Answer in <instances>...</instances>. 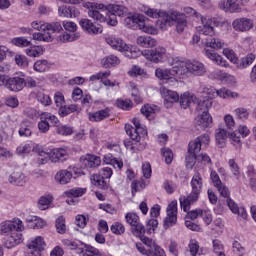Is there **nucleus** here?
Listing matches in <instances>:
<instances>
[{
  "mask_svg": "<svg viewBox=\"0 0 256 256\" xmlns=\"http://www.w3.org/2000/svg\"><path fill=\"white\" fill-rule=\"evenodd\" d=\"M32 39L34 41H44V43L53 41V38L49 32H35L32 34Z\"/></svg>",
  "mask_w": 256,
  "mask_h": 256,
  "instance_id": "obj_50",
  "label": "nucleus"
},
{
  "mask_svg": "<svg viewBox=\"0 0 256 256\" xmlns=\"http://www.w3.org/2000/svg\"><path fill=\"white\" fill-rule=\"evenodd\" d=\"M11 43L16 47H31V41L27 40L25 37L13 38Z\"/></svg>",
  "mask_w": 256,
  "mask_h": 256,
  "instance_id": "obj_61",
  "label": "nucleus"
},
{
  "mask_svg": "<svg viewBox=\"0 0 256 256\" xmlns=\"http://www.w3.org/2000/svg\"><path fill=\"white\" fill-rule=\"evenodd\" d=\"M111 117V108L107 107L103 110H98L96 112H90L88 114L89 121L99 123V121H105Z\"/></svg>",
  "mask_w": 256,
  "mask_h": 256,
  "instance_id": "obj_29",
  "label": "nucleus"
},
{
  "mask_svg": "<svg viewBox=\"0 0 256 256\" xmlns=\"http://www.w3.org/2000/svg\"><path fill=\"white\" fill-rule=\"evenodd\" d=\"M36 99L39 103H41V105H44L45 107L51 105L52 103L51 97L49 96V94H46L43 91H38L36 93Z\"/></svg>",
  "mask_w": 256,
  "mask_h": 256,
  "instance_id": "obj_54",
  "label": "nucleus"
},
{
  "mask_svg": "<svg viewBox=\"0 0 256 256\" xmlns=\"http://www.w3.org/2000/svg\"><path fill=\"white\" fill-rule=\"evenodd\" d=\"M139 11L141 13H144L147 17H150L151 19H159L157 21L158 27L161 29V25L163 23L167 22V17H169V13L163 12L160 9L151 8L147 5H140Z\"/></svg>",
  "mask_w": 256,
  "mask_h": 256,
  "instance_id": "obj_13",
  "label": "nucleus"
},
{
  "mask_svg": "<svg viewBox=\"0 0 256 256\" xmlns=\"http://www.w3.org/2000/svg\"><path fill=\"white\" fill-rule=\"evenodd\" d=\"M158 111L159 108L151 104H145L141 108L142 115H145L146 119H148L149 121H151V119H155V114L158 113Z\"/></svg>",
  "mask_w": 256,
  "mask_h": 256,
  "instance_id": "obj_41",
  "label": "nucleus"
},
{
  "mask_svg": "<svg viewBox=\"0 0 256 256\" xmlns=\"http://www.w3.org/2000/svg\"><path fill=\"white\" fill-rule=\"evenodd\" d=\"M176 23V31L178 33H183L185 31V27H187V18L185 14H181L179 12H172L166 16V23L160 24V29L162 31H167L168 27L171 25H175Z\"/></svg>",
  "mask_w": 256,
  "mask_h": 256,
  "instance_id": "obj_10",
  "label": "nucleus"
},
{
  "mask_svg": "<svg viewBox=\"0 0 256 256\" xmlns=\"http://www.w3.org/2000/svg\"><path fill=\"white\" fill-rule=\"evenodd\" d=\"M71 179H73V173L69 170H60L55 175V181L60 185H67V183L71 182Z\"/></svg>",
  "mask_w": 256,
  "mask_h": 256,
  "instance_id": "obj_36",
  "label": "nucleus"
},
{
  "mask_svg": "<svg viewBox=\"0 0 256 256\" xmlns=\"http://www.w3.org/2000/svg\"><path fill=\"white\" fill-rule=\"evenodd\" d=\"M136 43L139 47H144L145 49H151L157 46V40L153 39L151 36H139Z\"/></svg>",
  "mask_w": 256,
  "mask_h": 256,
  "instance_id": "obj_37",
  "label": "nucleus"
},
{
  "mask_svg": "<svg viewBox=\"0 0 256 256\" xmlns=\"http://www.w3.org/2000/svg\"><path fill=\"white\" fill-rule=\"evenodd\" d=\"M212 107L211 100L198 101V111H202L200 115L196 117V127H199L202 131H207L213 127V116L209 113V109Z\"/></svg>",
  "mask_w": 256,
  "mask_h": 256,
  "instance_id": "obj_5",
  "label": "nucleus"
},
{
  "mask_svg": "<svg viewBox=\"0 0 256 256\" xmlns=\"http://www.w3.org/2000/svg\"><path fill=\"white\" fill-rule=\"evenodd\" d=\"M25 53L28 55V57H40V55L45 53V48H43V46H32L27 48Z\"/></svg>",
  "mask_w": 256,
  "mask_h": 256,
  "instance_id": "obj_49",
  "label": "nucleus"
},
{
  "mask_svg": "<svg viewBox=\"0 0 256 256\" xmlns=\"http://www.w3.org/2000/svg\"><path fill=\"white\" fill-rule=\"evenodd\" d=\"M124 25L128 27V29H140V31L148 33V35H157V33H159L155 26L149 24V18L145 17L143 14L127 16L124 19Z\"/></svg>",
  "mask_w": 256,
  "mask_h": 256,
  "instance_id": "obj_4",
  "label": "nucleus"
},
{
  "mask_svg": "<svg viewBox=\"0 0 256 256\" xmlns=\"http://www.w3.org/2000/svg\"><path fill=\"white\" fill-rule=\"evenodd\" d=\"M228 165L233 177L239 181L241 179V167H239V164H237L235 159H229Z\"/></svg>",
  "mask_w": 256,
  "mask_h": 256,
  "instance_id": "obj_47",
  "label": "nucleus"
},
{
  "mask_svg": "<svg viewBox=\"0 0 256 256\" xmlns=\"http://www.w3.org/2000/svg\"><path fill=\"white\" fill-rule=\"evenodd\" d=\"M56 231L60 235H65V233H67V225H65V218L62 216H60L56 220Z\"/></svg>",
  "mask_w": 256,
  "mask_h": 256,
  "instance_id": "obj_62",
  "label": "nucleus"
},
{
  "mask_svg": "<svg viewBox=\"0 0 256 256\" xmlns=\"http://www.w3.org/2000/svg\"><path fill=\"white\" fill-rule=\"evenodd\" d=\"M145 181L143 180H134L131 183V189H132V195H135V193H139V191H143L145 189Z\"/></svg>",
  "mask_w": 256,
  "mask_h": 256,
  "instance_id": "obj_63",
  "label": "nucleus"
},
{
  "mask_svg": "<svg viewBox=\"0 0 256 256\" xmlns=\"http://www.w3.org/2000/svg\"><path fill=\"white\" fill-rule=\"evenodd\" d=\"M38 146L39 144H35L33 142L20 144L17 147L16 152L18 153V155H29V153H32V151L35 152Z\"/></svg>",
  "mask_w": 256,
  "mask_h": 256,
  "instance_id": "obj_39",
  "label": "nucleus"
},
{
  "mask_svg": "<svg viewBox=\"0 0 256 256\" xmlns=\"http://www.w3.org/2000/svg\"><path fill=\"white\" fill-rule=\"evenodd\" d=\"M85 193H87V188H72L64 192L65 197H68L66 203H68V205H75V200H73V197H83Z\"/></svg>",
  "mask_w": 256,
  "mask_h": 256,
  "instance_id": "obj_33",
  "label": "nucleus"
},
{
  "mask_svg": "<svg viewBox=\"0 0 256 256\" xmlns=\"http://www.w3.org/2000/svg\"><path fill=\"white\" fill-rule=\"evenodd\" d=\"M201 23L203 24L202 35H208L206 47H210V49H223L225 42L219 38H213L215 27H219L221 22L217 18L201 17Z\"/></svg>",
  "mask_w": 256,
  "mask_h": 256,
  "instance_id": "obj_2",
  "label": "nucleus"
},
{
  "mask_svg": "<svg viewBox=\"0 0 256 256\" xmlns=\"http://www.w3.org/2000/svg\"><path fill=\"white\" fill-rule=\"evenodd\" d=\"M234 115L237 119H240V121H247L249 119V111L247 108H236Z\"/></svg>",
  "mask_w": 256,
  "mask_h": 256,
  "instance_id": "obj_60",
  "label": "nucleus"
},
{
  "mask_svg": "<svg viewBox=\"0 0 256 256\" xmlns=\"http://www.w3.org/2000/svg\"><path fill=\"white\" fill-rule=\"evenodd\" d=\"M229 136L227 130L223 128H219L216 130L215 139L217 145H221L223 147L225 145V141H227V137Z\"/></svg>",
  "mask_w": 256,
  "mask_h": 256,
  "instance_id": "obj_48",
  "label": "nucleus"
},
{
  "mask_svg": "<svg viewBox=\"0 0 256 256\" xmlns=\"http://www.w3.org/2000/svg\"><path fill=\"white\" fill-rule=\"evenodd\" d=\"M140 53L147 59V61H151V63H163V59H165L167 55V49L158 46L155 49L143 50Z\"/></svg>",
  "mask_w": 256,
  "mask_h": 256,
  "instance_id": "obj_15",
  "label": "nucleus"
},
{
  "mask_svg": "<svg viewBox=\"0 0 256 256\" xmlns=\"http://www.w3.org/2000/svg\"><path fill=\"white\" fill-rule=\"evenodd\" d=\"M80 256H102L101 251L99 249L91 246L85 245L79 253Z\"/></svg>",
  "mask_w": 256,
  "mask_h": 256,
  "instance_id": "obj_46",
  "label": "nucleus"
},
{
  "mask_svg": "<svg viewBox=\"0 0 256 256\" xmlns=\"http://www.w3.org/2000/svg\"><path fill=\"white\" fill-rule=\"evenodd\" d=\"M132 123L135 128L126 124L125 131L127 135H129L130 139H133L134 141H141V135H147V128L141 124V120H139V118H133Z\"/></svg>",
  "mask_w": 256,
  "mask_h": 256,
  "instance_id": "obj_12",
  "label": "nucleus"
},
{
  "mask_svg": "<svg viewBox=\"0 0 256 256\" xmlns=\"http://www.w3.org/2000/svg\"><path fill=\"white\" fill-rule=\"evenodd\" d=\"M32 29L35 31H52V33H59V31H63V26L59 22H45V21H33L31 23Z\"/></svg>",
  "mask_w": 256,
  "mask_h": 256,
  "instance_id": "obj_18",
  "label": "nucleus"
},
{
  "mask_svg": "<svg viewBox=\"0 0 256 256\" xmlns=\"http://www.w3.org/2000/svg\"><path fill=\"white\" fill-rule=\"evenodd\" d=\"M249 3V0H227L223 2L222 8L226 13H239L241 7H245Z\"/></svg>",
  "mask_w": 256,
  "mask_h": 256,
  "instance_id": "obj_23",
  "label": "nucleus"
},
{
  "mask_svg": "<svg viewBox=\"0 0 256 256\" xmlns=\"http://www.w3.org/2000/svg\"><path fill=\"white\" fill-rule=\"evenodd\" d=\"M160 94L162 95L164 99V104L167 108L171 107L173 103H177V101H179V94L165 87L160 88Z\"/></svg>",
  "mask_w": 256,
  "mask_h": 256,
  "instance_id": "obj_27",
  "label": "nucleus"
},
{
  "mask_svg": "<svg viewBox=\"0 0 256 256\" xmlns=\"http://www.w3.org/2000/svg\"><path fill=\"white\" fill-rule=\"evenodd\" d=\"M80 163L85 169H97L101 167V157L88 153L80 157Z\"/></svg>",
  "mask_w": 256,
  "mask_h": 256,
  "instance_id": "obj_22",
  "label": "nucleus"
},
{
  "mask_svg": "<svg viewBox=\"0 0 256 256\" xmlns=\"http://www.w3.org/2000/svg\"><path fill=\"white\" fill-rule=\"evenodd\" d=\"M8 181L11 183V185L23 187V185H25L29 179L27 176H25V174H23V172L16 170L9 175Z\"/></svg>",
  "mask_w": 256,
  "mask_h": 256,
  "instance_id": "obj_31",
  "label": "nucleus"
},
{
  "mask_svg": "<svg viewBox=\"0 0 256 256\" xmlns=\"http://www.w3.org/2000/svg\"><path fill=\"white\" fill-rule=\"evenodd\" d=\"M25 88V78L15 76V77H9L6 82V89L9 91H23Z\"/></svg>",
  "mask_w": 256,
  "mask_h": 256,
  "instance_id": "obj_25",
  "label": "nucleus"
},
{
  "mask_svg": "<svg viewBox=\"0 0 256 256\" xmlns=\"http://www.w3.org/2000/svg\"><path fill=\"white\" fill-rule=\"evenodd\" d=\"M141 241L144 243H137L136 249L141 253V255L146 256H167L165 254V250L163 248L159 247L157 243H155V240L145 236V233L142 234V236H137Z\"/></svg>",
  "mask_w": 256,
  "mask_h": 256,
  "instance_id": "obj_7",
  "label": "nucleus"
},
{
  "mask_svg": "<svg viewBox=\"0 0 256 256\" xmlns=\"http://www.w3.org/2000/svg\"><path fill=\"white\" fill-rule=\"evenodd\" d=\"M233 29L245 33L253 29V20L249 18H238L232 22Z\"/></svg>",
  "mask_w": 256,
  "mask_h": 256,
  "instance_id": "obj_24",
  "label": "nucleus"
},
{
  "mask_svg": "<svg viewBox=\"0 0 256 256\" xmlns=\"http://www.w3.org/2000/svg\"><path fill=\"white\" fill-rule=\"evenodd\" d=\"M119 63H121V60H119V58L115 55L106 56L101 60V65L105 69L116 67V65H119Z\"/></svg>",
  "mask_w": 256,
  "mask_h": 256,
  "instance_id": "obj_43",
  "label": "nucleus"
},
{
  "mask_svg": "<svg viewBox=\"0 0 256 256\" xmlns=\"http://www.w3.org/2000/svg\"><path fill=\"white\" fill-rule=\"evenodd\" d=\"M84 9H88V17L98 23L107 21V6L103 3L86 2L83 4Z\"/></svg>",
  "mask_w": 256,
  "mask_h": 256,
  "instance_id": "obj_9",
  "label": "nucleus"
},
{
  "mask_svg": "<svg viewBox=\"0 0 256 256\" xmlns=\"http://www.w3.org/2000/svg\"><path fill=\"white\" fill-rule=\"evenodd\" d=\"M201 189H203V178L199 173H195L193 180V201H197V195L201 193Z\"/></svg>",
  "mask_w": 256,
  "mask_h": 256,
  "instance_id": "obj_40",
  "label": "nucleus"
},
{
  "mask_svg": "<svg viewBox=\"0 0 256 256\" xmlns=\"http://www.w3.org/2000/svg\"><path fill=\"white\" fill-rule=\"evenodd\" d=\"M166 218L164 219V227L169 229V227H173V225L177 224V200H173L168 204L166 209Z\"/></svg>",
  "mask_w": 256,
  "mask_h": 256,
  "instance_id": "obj_20",
  "label": "nucleus"
},
{
  "mask_svg": "<svg viewBox=\"0 0 256 256\" xmlns=\"http://www.w3.org/2000/svg\"><path fill=\"white\" fill-rule=\"evenodd\" d=\"M205 55L210 59V61H213V63H216V65H219L220 67L229 66V62H227L223 56L217 54L215 50L205 49Z\"/></svg>",
  "mask_w": 256,
  "mask_h": 256,
  "instance_id": "obj_32",
  "label": "nucleus"
},
{
  "mask_svg": "<svg viewBox=\"0 0 256 256\" xmlns=\"http://www.w3.org/2000/svg\"><path fill=\"white\" fill-rule=\"evenodd\" d=\"M106 11L110 15H115V17H123V15H125V7L117 4L107 5Z\"/></svg>",
  "mask_w": 256,
  "mask_h": 256,
  "instance_id": "obj_44",
  "label": "nucleus"
},
{
  "mask_svg": "<svg viewBox=\"0 0 256 256\" xmlns=\"http://www.w3.org/2000/svg\"><path fill=\"white\" fill-rule=\"evenodd\" d=\"M107 45L113 48L115 51L125 53L129 59H137L139 57V50L135 47H129L126 42L120 37L115 35H109L105 37Z\"/></svg>",
  "mask_w": 256,
  "mask_h": 256,
  "instance_id": "obj_6",
  "label": "nucleus"
},
{
  "mask_svg": "<svg viewBox=\"0 0 256 256\" xmlns=\"http://www.w3.org/2000/svg\"><path fill=\"white\" fill-rule=\"evenodd\" d=\"M14 231H25V226L21 219L13 218L12 220H6L0 223V235L13 233Z\"/></svg>",
  "mask_w": 256,
  "mask_h": 256,
  "instance_id": "obj_16",
  "label": "nucleus"
},
{
  "mask_svg": "<svg viewBox=\"0 0 256 256\" xmlns=\"http://www.w3.org/2000/svg\"><path fill=\"white\" fill-rule=\"evenodd\" d=\"M207 73V68L205 64L199 61H193V75L194 77H203Z\"/></svg>",
  "mask_w": 256,
  "mask_h": 256,
  "instance_id": "obj_45",
  "label": "nucleus"
},
{
  "mask_svg": "<svg viewBox=\"0 0 256 256\" xmlns=\"http://www.w3.org/2000/svg\"><path fill=\"white\" fill-rule=\"evenodd\" d=\"M50 153L52 163H59V161H67V159L69 158V148L67 147L50 149Z\"/></svg>",
  "mask_w": 256,
  "mask_h": 256,
  "instance_id": "obj_26",
  "label": "nucleus"
},
{
  "mask_svg": "<svg viewBox=\"0 0 256 256\" xmlns=\"http://www.w3.org/2000/svg\"><path fill=\"white\" fill-rule=\"evenodd\" d=\"M125 220L129 225H131L133 235L136 237H142L143 233H145V226L141 224L139 215L129 212L126 214Z\"/></svg>",
  "mask_w": 256,
  "mask_h": 256,
  "instance_id": "obj_17",
  "label": "nucleus"
},
{
  "mask_svg": "<svg viewBox=\"0 0 256 256\" xmlns=\"http://www.w3.org/2000/svg\"><path fill=\"white\" fill-rule=\"evenodd\" d=\"M223 55H224V57H227V59L230 61V63H233V65H235V67L237 66L239 57L237 56V53H235V51L233 49L224 48Z\"/></svg>",
  "mask_w": 256,
  "mask_h": 256,
  "instance_id": "obj_51",
  "label": "nucleus"
},
{
  "mask_svg": "<svg viewBox=\"0 0 256 256\" xmlns=\"http://www.w3.org/2000/svg\"><path fill=\"white\" fill-rule=\"evenodd\" d=\"M81 29L85 31L88 35H99L103 33V26L99 24H94L89 18H82L79 21Z\"/></svg>",
  "mask_w": 256,
  "mask_h": 256,
  "instance_id": "obj_21",
  "label": "nucleus"
},
{
  "mask_svg": "<svg viewBox=\"0 0 256 256\" xmlns=\"http://www.w3.org/2000/svg\"><path fill=\"white\" fill-rule=\"evenodd\" d=\"M110 231L114 235H123L125 233V226L121 222H114L110 227Z\"/></svg>",
  "mask_w": 256,
  "mask_h": 256,
  "instance_id": "obj_64",
  "label": "nucleus"
},
{
  "mask_svg": "<svg viewBox=\"0 0 256 256\" xmlns=\"http://www.w3.org/2000/svg\"><path fill=\"white\" fill-rule=\"evenodd\" d=\"M179 101L182 109H187V107H189L193 102V95H191L189 92H184L180 96Z\"/></svg>",
  "mask_w": 256,
  "mask_h": 256,
  "instance_id": "obj_53",
  "label": "nucleus"
},
{
  "mask_svg": "<svg viewBox=\"0 0 256 256\" xmlns=\"http://www.w3.org/2000/svg\"><path fill=\"white\" fill-rule=\"evenodd\" d=\"M172 69L157 68L155 75L157 79L162 81H179V79H187L193 73V62L180 57H174L169 62Z\"/></svg>",
  "mask_w": 256,
  "mask_h": 256,
  "instance_id": "obj_1",
  "label": "nucleus"
},
{
  "mask_svg": "<svg viewBox=\"0 0 256 256\" xmlns=\"http://www.w3.org/2000/svg\"><path fill=\"white\" fill-rule=\"evenodd\" d=\"M211 143V136L209 134H201L198 136L193 143V157H194V165H197L200 163V165H211V157L207 155V153H200L202 150L209 147V144Z\"/></svg>",
  "mask_w": 256,
  "mask_h": 256,
  "instance_id": "obj_3",
  "label": "nucleus"
},
{
  "mask_svg": "<svg viewBox=\"0 0 256 256\" xmlns=\"http://www.w3.org/2000/svg\"><path fill=\"white\" fill-rule=\"evenodd\" d=\"M77 111V105L71 104L69 106H61L59 108L60 117H67V115H71V113H75Z\"/></svg>",
  "mask_w": 256,
  "mask_h": 256,
  "instance_id": "obj_58",
  "label": "nucleus"
},
{
  "mask_svg": "<svg viewBox=\"0 0 256 256\" xmlns=\"http://www.w3.org/2000/svg\"><path fill=\"white\" fill-rule=\"evenodd\" d=\"M193 204V197L191 195L189 196H181L180 197V205L181 209L185 213H187L185 217V226L190 229V231H193V211L191 210V205Z\"/></svg>",
  "mask_w": 256,
  "mask_h": 256,
  "instance_id": "obj_14",
  "label": "nucleus"
},
{
  "mask_svg": "<svg viewBox=\"0 0 256 256\" xmlns=\"http://www.w3.org/2000/svg\"><path fill=\"white\" fill-rule=\"evenodd\" d=\"M103 163L106 165H112L114 169H123V160L120 158H116L113 154H106L103 157Z\"/></svg>",
  "mask_w": 256,
  "mask_h": 256,
  "instance_id": "obj_38",
  "label": "nucleus"
},
{
  "mask_svg": "<svg viewBox=\"0 0 256 256\" xmlns=\"http://www.w3.org/2000/svg\"><path fill=\"white\" fill-rule=\"evenodd\" d=\"M31 127H33V122L27 119L23 120L18 131L20 137H31Z\"/></svg>",
  "mask_w": 256,
  "mask_h": 256,
  "instance_id": "obj_42",
  "label": "nucleus"
},
{
  "mask_svg": "<svg viewBox=\"0 0 256 256\" xmlns=\"http://www.w3.org/2000/svg\"><path fill=\"white\" fill-rule=\"evenodd\" d=\"M217 97H220L221 99H229L232 97V99H235V97H239V94L236 92H231V90L227 88H221L217 90Z\"/></svg>",
  "mask_w": 256,
  "mask_h": 256,
  "instance_id": "obj_55",
  "label": "nucleus"
},
{
  "mask_svg": "<svg viewBox=\"0 0 256 256\" xmlns=\"http://www.w3.org/2000/svg\"><path fill=\"white\" fill-rule=\"evenodd\" d=\"M216 189L220 193L221 197L227 199V206L234 215H238V217H242V219H247V210L245 209V207H239V205L235 203L233 199H231V192L229 191V188L225 184L222 183L216 186Z\"/></svg>",
  "mask_w": 256,
  "mask_h": 256,
  "instance_id": "obj_8",
  "label": "nucleus"
},
{
  "mask_svg": "<svg viewBox=\"0 0 256 256\" xmlns=\"http://www.w3.org/2000/svg\"><path fill=\"white\" fill-rule=\"evenodd\" d=\"M45 238L36 236L28 241L27 247L29 249V256H41V251L45 249Z\"/></svg>",
  "mask_w": 256,
  "mask_h": 256,
  "instance_id": "obj_19",
  "label": "nucleus"
},
{
  "mask_svg": "<svg viewBox=\"0 0 256 256\" xmlns=\"http://www.w3.org/2000/svg\"><path fill=\"white\" fill-rule=\"evenodd\" d=\"M35 153H37L38 165H45L51 161V148H43L40 145L37 146Z\"/></svg>",
  "mask_w": 256,
  "mask_h": 256,
  "instance_id": "obj_30",
  "label": "nucleus"
},
{
  "mask_svg": "<svg viewBox=\"0 0 256 256\" xmlns=\"http://www.w3.org/2000/svg\"><path fill=\"white\" fill-rule=\"evenodd\" d=\"M197 217H201L206 225H211L213 223V215H211V211L203 210V209H195L193 210V219H197Z\"/></svg>",
  "mask_w": 256,
  "mask_h": 256,
  "instance_id": "obj_35",
  "label": "nucleus"
},
{
  "mask_svg": "<svg viewBox=\"0 0 256 256\" xmlns=\"http://www.w3.org/2000/svg\"><path fill=\"white\" fill-rule=\"evenodd\" d=\"M53 202V196L48 195V196H42L39 199L38 202V207L41 209V211H45V209H49V205Z\"/></svg>",
  "mask_w": 256,
  "mask_h": 256,
  "instance_id": "obj_56",
  "label": "nucleus"
},
{
  "mask_svg": "<svg viewBox=\"0 0 256 256\" xmlns=\"http://www.w3.org/2000/svg\"><path fill=\"white\" fill-rule=\"evenodd\" d=\"M111 177H113V169L111 167H103L99 173L90 177V181L98 189H107L109 187L107 179H111Z\"/></svg>",
  "mask_w": 256,
  "mask_h": 256,
  "instance_id": "obj_11",
  "label": "nucleus"
},
{
  "mask_svg": "<svg viewBox=\"0 0 256 256\" xmlns=\"http://www.w3.org/2000/svg\"><path fill=\"white\" fill-rule=\"evenodd\" d=\"M21 243H23V234H21V231L14 230L4 242V247L6 249H13V247H17Z\"/></svg>",
  "mask_w": 256,
  "mask_h": 256,
  "instance_id": "obj_28",
  "label": "nucleus"
},
{
  "mask_svg": "<svg viewBox=\"0 0 256 256\" xmlns=\"http://www.w3.org/2000/svg\"><path fill=\"white\" fill-rule=\"evenodd\" d=\"M116 107L122 109L123 111H131V109H133V102L129 99H118L116 101Z\"/></svg>",
  "mask_w": 256,
  "mask_h": 256,
  "instance_id": "obj_57",
  "label": "nucleus"
},
{
  "mask_svg": "<svg viewBox=\"0 0 256 256\" xmlns=\"http://www.w3.org/2000/svg\"><path fill=\"white\" fill-rule=\"evenodd\" d=\"M49 70V62L47 60H38L34 63V71L45 73Z\"/></svg>",
  "mask_w": 256,
  "mask_h": 256,
  "instance_id": "obj_59",
  "label": "nucleus"
},
{
  "mask_svg": "<svg viewBox=\"0 0 256 256\" xmlns=\"http://www.w3.org/2000/svg\"><path fill=\"white\" fill-rule=\"evenodd\" d=\"M55 131L57 135H62L63 137L73 135V127L69 125H57Z\"/></svg>",
  "mask_w": 256,
  "mask_h": 256,
  "instance_id": "obj_52",
  "label": "nucleus"
},
{
  "mask_svg": "<svg viewBox=\"0 0 256 256\" xmlns=\"http://www.w3.org/2000/svg\"><path fill=\"white\" fill-rule=\"evenodd\" d=\"M256 56L253 53H248L246 56L238 58L236 63V69H247V67H251L253 63H255Z\"/></svg>",
  "mask_w": 256,
  "mask_h": 256,
  "instance_id": "obj_34",
  "label": "nucleus"
}]
</instances>
